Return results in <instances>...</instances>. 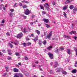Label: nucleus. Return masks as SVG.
<instances>
[{"instance_id":"4d7b16f0","label":"nucleus","mask_w":77,"mask_h":77,"mask_svg":"<svg viewBox=\"0 0 77 77\" xmlns=\"http://www.w3.org/2000/svg\"><path fill=\"white\" fill-rule=\"evenodd\" d=\"M8 54L9 55H11L12 54V53L11 52H9Z\"/></svg>"},{"instance_id":"1a4fd4ad","label":"nucleus","mask_w":77,"mask_h":77,"mask_svg":"<svg viewBox=\"0 0 77 77\" xmlns=\"http://www.w3.org/2000/svg\"><path fill=\"white\" fill-rule=\"evenodd\" d=\"M43 20L44 22L46 23H48V20L47 19H43Z\"/></svg>"},{"instance_id":"e2e57ef3","label":"nucleus","mask_w":77,"mask_h":77,"mask_svg":"<svg viewBox=\"0 0 77 77\" xmlns=\"http://www.w3.org/2000/svg\"><path fill=\"white\" fill-rule=\"evenodd\" d=\"M0 55H1V56H2L3 55V54L1 52H0Z\"/></svg>"},{"instance_id":"2eb2a0df","label":"nucleus","mask_w":77,"mask_h":77,"mask_svg":"<svg viewBox=\"0 0 77 77\" xmlns=\"http://www.w3.org/2000/svg\"><path fill=\"white\" fill-rule=\"evenodd\" d=\"M63 37L64 38H66V39H70V37H69V36H66L65 35H64Z\"/></svg>"},{"instance_id":"338daca9","label":"nucleus","mask_w":77,"mask_h":77,"mask_svg":"<svg viewBox=\"0 0 77 77\" xmlns=\"http://www.w3.org/2000/svg\"><path fill=\"white\" fill-rule=\"evenodd\" d=\"M77 37L76 36H75L74 37V39H75V40H76V39H77Z\"/></svg>"},{"instance_id":"4be33fe9","label":"nucleus","mask_w":77,"mask_h":77,"mask_svg":"<svg viewBox=\"0 0 77 77\" xmlns=\"http://www.w3.org/2000/svg\"><path fill=\"white\" fill-rule=\"evenodd\" d=\"M4 6V5L3 4H1L0 5V10H2V7Z\"/></svg>"},{"instance_id":"7c9ffc66","label":"nucleus","mask_w":77,"mask_h":77,"mask_svg":"<svg viewBox=\"0 0 77 77\" xmlns=\"http://www.w3.org/2000/svg\"><path fill=\"white\" fill-rule=\"evenodd\" d=\"M60 51H63L64 50V48H60L59 49Z\"/></svg>"},{"instance_id":"6e6552de","label":"nucleus","mask_w":77,"mask_h":77,"mask_svg":"<svg viewBox=\"0 0 77 77\" xmlns=\"http://www.w3.org/2000/svg\"><path fill=\"white\" fill-rule=\"evenodd\" d=\"M69 33L70 35H72V33L73 34H74V35H75V34H76V32L72 31L69 32Z\"/></svg>"},{"instance_id":"b1692460","label":"nucleus","mask_w":77,"mask_h":77,"mask_svg":"<svg viewBox=\"0 0 77 77\" xmlns=\"http://www.w3.org/2000/svg\"><path fill=\"white\" fill-rule=\"evenodd\" d=\"M71 1L69 0H67L66 2V3H71Z\"/></svg>"},{"instance_id":"a18cd8bd","label":"nucleus","mask_w":77,"mask_h":77,"mask_svg":"<svg viewBox=\"0 0 77 77\" xmlns=\"http://www.w3.org/2000/svg\"><path fill=\"white\" fill-rule=\"evenodd\" d=\"M10 11L11 12H14V9H11L10 10Z\"/></svg>"},{"instance_id":"c9c22d12","label":"nucleus","mask_w":77,"mask_h":77,"mask_svg":"<svg viewBox=\"0 0 77 77\" xmlns=\"http://www.w3.org/2000/svg\"><path fill=\"white\" fill-rule=\"evenodd\" d=\"M22 17H23V18L24 19H26L27 18V17L23 15H22Z\"/></svg>"},{"instance_id":"f257e3e1","label":"nucleus","mask_w":77,"mask_h":77,"mask_svg":"<svg viewBox=\"0 0 77 77\" xmlns=\"http://www.w3.org/2000/svg\"><path fill=\"white\" fill-rule=\"evenodd\" d=\"M31 13V11L28 9H26L24 11V14L26 15H29Z\"/></svg>"},{"instance_id":"8fccbe9b","label":"nucleus","mask_w":77,"mask_h":77,"mask_svg":"<svg viewBox=\"0 0 77 77\" xmlns=\"http://www.w3.org/2000/svg\"><path fill=\"white\" fill-rule=\"evenodd\" d=\"M3 9H4V10H6V8L3 6Z\"/></svg>"},{"instance_id":"9d476101","label":"nucleus","mask_w":77,"mask_h":77,"mask_svg":"<svg viewBox=\"0 0 77 77\" xmlns=\"http://www.w3.org/2000/svg\"><path fill=\"white\" fill-rule=\"evenodd\" d=\"M38 44L40 45V46H41V45H42V40H38Z\"/></svg>"},{"instance_id":"0eeeda50","label":"nucleus","mask_w":77,"mask_h":77,"mask_svg":"<svg viewBox=\"0 0 77 77\" xmlns=\"http://www.w3.org/2000/svg\"><path fill=\"white\" fill-rule=\"evenodd\" d=\"M56 70H57V71H56L57 72H60V71L61 70H62V68H57Z\"/></svg>"},{"instance_id":"0e129e2a","label":"nucleus","mask_w":77,"mask_h":77,"mask_svg":"<svg viewBox=\"0 0 77 77\" xmlns=\"http://www.w3.org/2000/svg\"><path fill=\"white\" fill-rule=\"evenodd\" d=\"M33 23L31 22L30 23V24L31 25H33Z\"/></svg>"},{"instance_id":"393cba45","label":"nucleus","mask_w":77,"mask_h":77,"mask_svg":"<svg viewBox=\"0 0 77 77\" xmlns=\"http://www.w3.org/2000/svg\"><path fill=\"white\" fill-rule=\"evenodd\" d=\"M18 74V75L19 77H23V74H22L21 73H19V74Z\"/></svg>"},{"instance_id":"39448f33","label":"nucleus","mask_w":77,"mask_h":77,"mask_svg":"<svg viewBox=\"0 0 77 77\" xmlns=\"http://www.w3.org/2000/svg\"><path fill=\"white\" fill-rule=\"evenodd\" d=\"M48 55L49 56L50 59H53V55L52 54H51V53L50 52L48 53Z\"/></svg>"},{"instance_id":"473e14b6","label":"nucleus","mask_w":77,"mask_h":77,"mask_svg":"<svg viewBox=\"0 0 77 77\" xmlns=\"http://www.w3.org/2000/svg\"><path fill=\"white\" fill-rule=\"evenodd\" d=\"M9 45L11 48H12V47H13V45H12L10 43H9Z\"/></svg>"},{"instance_id":"58836bf2","label":"nucleus","mask_w":77,"mask_h":77,"mask_svg":"<svg viewBox=\"0 0 77 77\" xmlns=\"http://www.w3.org/2000/svg\"><path fill=\"white\" fill-rule=\"evenodd\" d=\"M63 14V15L64 16V17H66V13L64 12Z\"/></svg>"},{"instance_id":"423d86ee","label":"nucleus","mask_w":77,"mask_h":77,"mask_svg":"<svg viewBox=\"0 0 77 77\" xmlns=\"http://www.w3.org/2000/svg\"><path fill=\"white\" fill-rule=\"evenodd\" d=\"M32 40L36 42V41L38 40V36L36 35L35 38V39H32Z\"/></svg>"},{"instance_id":"ea45409f","label":"nucleus","mask_w":77,"mask_h":77,"mask_svg":"<svg viewBox=\"0 0 77 77\" xmlns=\"http://www.w3.org/2000/svg\"><path fill=\"white\" fill-rule=\"evenodd\" d=\"M14 77H19V76H18V74H17L14 75Z\"/></svg>"},{"instance_id":"a19ab883","label":"nucleus","mask_w":77,"mask_h":77,"mask_svg":"<svg viewBox=\"0 0 77 77\" xmlns=\"http://www.w3.org/2000/svg\"><path fill=\"white\" fill-rule=\"evenodd\" d=\"M7 51L8 53H10V52H11V49H8L7 50Z\"/></svg>"},{"instance_id":"f3484780","label":"nucleus","mask_w":77,"mask_h":77,"mask_svg":"<svg viewBox=\"0 0 77 77\" xmlns=\"http://www.w3.org/2000/svg\"><path fill=\"white\" fill-rule=\"evenodd\" d=\"M22 32H24V33H26L27 32V30L25 28H24L22 30Z\"/></svg>"},{"instance_id":"680f3d73","label":"nucleus","mask_w":77,"mask_h":77,"mask_svg":"<svg viewBox=\"0 0 77 77\" xmlns=\"http://www.w3.org/2000/svg\"><path fill=\"white\" fill-rule=\"evenodd\" d=\"M17 5V3H15L14 4V7H16V6Z\"/></svg>"},{"instance_id":"2f4dec72","label":"nucleus","mask_w":77,"mask_h":77,"mask_svg":"<svg viewBox=\"0 0 77 77\" xmlns=\"http://www.w3.org/2000/svg\"><path fill=\"white\" fill-rule=\"evenodd\" d=\"M45 25H46V27H47V28H48L49 27H50V25H48L47 24H45Z\"/></svg>"},{"instance_id":"f03ea898","label":"nucleus","mask_w":77,"mask_h":77,"mask_svg":"<svg viewBox=\"0 0 77 77\" xmlns=\"http://www.w3.org/2000/svg\"><path fill=\"white\" fill-rule=\"evenodd\" d=\"M44 6L45 8H46L47 10L48 11L50 10V8H49L50 7V6H49V5H48V3H45V4L44 5Z\"/></svg>"},{"instance_id":"13d9d810","label":"nucleus","mask_w":77,"mask_h":77,"mask_svg":"<svg viewBox=\"0 0 77 77\" xmlns=\"http://www.w3.org/2000/svg\"><path fill=\"white\" fill-rule=\"evenodd\" d=\"M50 65H51V66L53 65V62H51V63H50Z\"/></svg>"},{"instance_id":"7ed1b4c3","label":"nucleus","mask_w":77,"mask_h":77,"mask_svg":"<svg viewBox=\"0 0 77 77\" xmlns=\"http://www.w3.org/2000/svg\"><path fill=\"white\" fill-rule=\"evenodd\" d=\"M52 35V33L51 32H50L49 33V35H47V36L46 37V39H50V38L51 37V36Z\"/></svg>"},{"instance_id":"3c124183","label":"nucleus","mask_w":77,"mask_h":77,"mask_svg":"<svg viewBox=\"0 0 77 77\" xmlns=\"http://www.w3.org/2000/svg\"><path fill=\"white\" fill-rule=\"evenodd\" d=\"M50 74H53V72L52 70H51L50 72Z\"/></svg>"},{"instance_id":"f8f14e48","label":"nucleus","mask_w":77,"mask_h":77,"mask_svg":"<svg viewBox=\"0 0 77 77\" xmlns=\"http://www.w3.org/2000/svg\"><path fill=\"white\" fill-rule=\"evenodd\" d=\"M14 71L15 72H18V69L14 68Z\"/></svg>"},{"instance_id":"e433bc0d","label":"nucleus","mask_w":77,"mask_h":77,"mask_svg":"<svg viewBox=\"0 0 77 77\" xmlns=\"http://www.w3.org/2000/svg\"><path fill=\"white\" fill-rule=\"evenodd\" d=\"M15 54H16V56H18V57L20 56V54H19V53H16Z\"/></svg>"},{"instance_id":"09e8293b","label":"nucleus","mask_w":77,"mask_h":77,"mask_svg":"<svg viewBox=\"0 0 77 77\" xmlns=\"http://www.w3.org/2000/svg\"><path fill=\"white\" fill-rule=\"evenodd\" d=\"M19 4L20 6H21L23 5V4L21 3H19Z\"/></svg>"},{"instance_id":"a211bd4d","label":"nucleus","mask_w":77,"mask_h":77,"mask_svg":"<svg viewBox=\"0 0 77 77\" xmlns=\"http://www.w3.org/2000/svg\"><path fill=\"white\" fill-rule=\"evenodd\" d=\"M62 72L63 74H65V75H66V74H67V72L64 70H62Z\"/></svg>"},{"instance_id":"de8ad7c7","label":"nucleus","mask_w":77,"mask_h":77,"mask_svg":"<svg viewBox=\"0 0 77 77\" xmlns=\"http://www.w3.org/2000/svg\"><path fill=\"white\" fill-rule=\"evenodd\" d=\"M31 17H32V18H35V15H32L31 16Z\"/></svg>"},{"instance_id":"864d4df0","label":"nucleus","mask_w":77,"mask_h":77,"mask_svg":"<svg viewBox=\"0 0 77 77\" xmlns=\"http://www.w3.org/2000/svg\"><path fill=\"white\" fill-rule=\"evenodd\" d=\"M31 36L32 37H34V34H32Z\"/></svg>"},{"instance_id":"c85d7f7f","label":"nucleus","mask_w":77,"mask_h":77,"mask_svg":"<svg viewBox=\"0 0 77 77\" xmlns=\"http://www.w3.org/2000/svg\"><path fill=\"white\" fill-rule=\"evenodd\" d=\"M77 11V8H74L73 10V12L74 13H75V12Z\"/></svg>"},{"instance_id":"37998d69","label":"nucleus","mask_w":77,"mask_h":77,"mask_svg":"<svg viewBox=\"0 0 77 77\" xmlns=\"http://www.w3.org/2000/svg\"><path fill=\"white\" fill-rule=\"evenodd\" d=\"M7 59L8 60H10V59H11V57H8Z\"/></svg>"},{"instance_id":"f704fd0d","label":"nucleus","mask_w":77,"mask_h":77,"mask_svg":"<svg viewBox=\"0 0 77 77\" xmlns=\"http://www.w3.org/2000/svg\"><path fill=\"white\" fill-rule=\"evenodd\" d=\"M23 8H27V6L26 5H24L23 6Z\"/></svg>"},{"instance_id":"412c9836","label":"nucleus","mask_w":77,"mask_h":77,"mask_svg":"<svg viewBox=\"0 0 77 77\" xmlns=\"http://www.w3.org/2000/svg\"><path fill=\"white\" fill-rule=\"evenodd\" d=\"M46 43H47V41H46V40H44V41H43L42 42V43L45 45H46Z\"/></svg>"},{"instance_id":"9b49d317","label":"nucleus","mask_w":77,"mask_h":77,"mask_svg":"<svg viewBox=\"0 0 77 77\" xmlns=\"http://www.w3.org/2000/svg\"><path fill=\"white\" fill-rule=\"evenodd\" d=\"M72 73H73L74 74H75L77 72V70L75 69H74L72 70Z\"/></svg>"},{"instance_id":"69168bd1","label":"nucleus","mask_w":77,"mask_h":77,"mask_svg":"<svg viewBox=\"0 0 77 77\" xmlns=\"http://www.w3.org/2000/svg\"><path fill=\"white\" fill-rule=\"evenodd\" d=\"M44 35L45 36V35H46V32H44Z\"/></svg>"},{"instance_id":"5fc2aeb1","label":"nucleus","mask_w":77,"mask_h":77,"mask_svg":"<svg viewBox=\"0 0 77 77\" xmlns=\"http://www.w3.org/2000/svg\"><path fill=\"white\" fill-rule=\"evenodd\" d=\"M44 51L45 53L47 52V49L44 50Z\"/></svg>"},{"instance_id":"c756f323","label":"nucleus","mask_w":77,"mask_h":77,"mask_svg":"<svg viewBox=\"0 0 77 77\" xmlns=\"http://www.w3.org/2000/svg\"><path fill=\"white\" fill-rule=\"evenodd\" d=\"M40 8L41 9H43V10H44V7L42 6L41 5H40Z\"/></svg>"},{"instance_id":"6e6d98bb","label":"nucleus","mask_w":77,"mask_h":77,"mask_svg":"<svg viewBox=\"0 0 77 77\" xmlns=\"http://www.w3.org/2000/svg\"><path fill=\"white\" fill-rule=\"evenodd\" d=\"M42 13H43V14H46V12H45L44 11H43L42 12Z\"/></svg>"},{"instance_id":"603ef678","label":"nucleus","mask_w":77,"mask_h":77,"mask_svg":"<svg viewBox=\"0 0 77 77\" xmlns=\"http://www.w3.org/2000/svg\"><path fill=\"white\" fill-rule=\"evenodd\" d=\"M2 51L3 52V53H6V51L4 50H2Z\"/></svg>"},{"instance_id":"6ab92c4d","label":"nucleus","mask_w":77,"mask_h":77,"mask_svg":"<svg viewBox=\"0 0 77 77\" xmlns=\"http://www.w3.org/2000/svg\"><path fill=\"white\" fill-rule=\"evenodd\" d=\"M67 52L69 54H71V51L69 49H67Z\"/></svg>"},{"instance_id":"49530a36","label":"nucleus","mask_w":77,"mask_h":77,"mask_svg":"<svg viewBox=\"0 0 77 77\" xmlns=\"http://www.w3.org/2000/svg\"><path fill=\"white\" fill-rule=\"evenodd\" d=\"M6 35H7V36H10V34L8 32L7 33Z\"/></svg>"},{"instance_id":"c03bdc74","label":"nucleus","mask_w":77,"mask_h":77,"mask_svg":"<svg viewBox=\"0 0 77 77\" xmlns=\"http://www.w3.org/2000/svg\"><path fill=\"white\" fill-rule=\"evenodd\" d=\"M25 59L26 60H28L29 59V58L28 57H25Z\"/></svg>"},{"instance_id":"4c0bfd02","label":"nucleus","mask_w":77,"mask_h":77,"mask_svg":"<svg viewBox=\"0 0 77 77\" xmlns=\"http://www.w3.org/2000/svg\"><path fill=\"white\" fill-rule=\"evenodd\" d=\"M5 20L3 19L2 21L1 22L2 23H3V24H5Z\"/></svg>"},{"instance_id":"5701e85b","label":"nucleus","mask_w":77,"mask_h":77,"mask_svg":"<svg viewBox=\"0 0 77 77\" xmlns=\"http://www.w3.org/2000/svg\"><path fill=\"white\" fill-rule=\"evenodd\" d=\"M74 8V6L72 5H71L69 6V8L70 9H73V8Z\"/></svg>"},{"instance_id":"4468645a","label":"nucleus","mask_w":77,"mask_h":77,"mask_svg":"<svg viewBox=\"0 0 77 77\" xmlns=\"http://www.w3.org/2000/svg\"><path fill=\"white\" fill-rule=\"evenodd\" d=\"M57 65H58V62L56 61L55 62V64L54 66V68H56V67H57Z\"/></svg>"},{"instance_id":"cd10ccee","label":"nucleus","mask_w":77,"mask_h":77,"mask_svg":"<svg viewBox=\"0 0 77 77\" xmlns=\"http://www.w3.org/2000/svg\"><path fill=\"white\" fill-rule=\"evenodd\" d=\"M5 68L6 69V71L7 72H8V71H9V70H8V69H9V67L5 66Z\"/></svg>"},{"instance_id":"a878e982","label":"nucleus","mask_w":77,"mask_h":77,"mask_svg":"<svg viewBox=\"0 0 77 77\" xmlns=\"http://www.w3.org/2000/svg\"><path fill=\"white\" fill-rule=\"evenodd\" d=\"M22 44L23 46L25 47L27 45V44L26 43H22Z\"/></svg>"},{"instance_id":"052dcab7","label":"nucleus","mask_w":77,"mask_h":77,"mask_svg":"<svg viewBox=\"0 0 77 77\" xmlns=\"http://www.w3.org/2000/svg\"><path fill=\"white\" fill-rule=\"evenodd\" d=\"M25 3H28H28H29V2H28L27 1H25Z\"/></svg>"},{"instance_id":"ddd939ff","label":"nucleus","mask_w":77,"mask_h":77,"mask_svg":"<svg viewBox=\"0 0 77 77\" xmlns=\"http://www.w3.org/2000/svg\"><path fill=\"white\" fill-rule=\"evenodd\" d=\"M53 48V46H50L49 47L47 48V49L48 50H51V48Z\"/></svg>"},{"instance_id":"dca6fc26","label":"nucleus","mask_w":77,"mask_h":77,"mask_svg":"<svg viewBox=\"0 0 77 77\" xmlns=\"http://www.w3.org/2000/svg\"><path fill=\"white\" fill-rule=\"evenodd\" d=\"M56 49L57 50L55 51V53H59V51H60L59 49H58L57 48H56Z\"/></svg>"},{"instance_id":"79ce46f5","label":"nucleus","mask_w":77,"mask_h":77,"mask_svg":"<svg viewBox=\"0 0 77 77\" xmlns=\"http://www.w3.org/2000/svg\"><path fill=\"white\" fill-rule=\"evenodd\" d=\"M31 44H32V43L30 42H28L27 44V45H31Z\"/></svg>"},{"instance_id":"bb28decb","label":"nucleus","mask_w":77,"mask_h":77,"mask_svg":"<svg viewBox=\"0 0 77 77\" xmlns=\"http://www.w3.org/2000/svg\"><path fill=\"white\" fill-rule=\"evenodd\" d=\"M13 15H14V13H10V16L11 17H12L13 16Z\"/></svg>"},{"instance_id":"774afa93","label":"nucleus","mask_w":77,"mask_h":77,"mask_svg":"<svg viewBox=\"0 0 77 77\" xmlns=\"http://www.w3.org/2000/svg\"><path fill=\"white\" fill-rule=\"evenodd\" d=\"M25 75H27V76H28V75H29V73H27L26 74H25Z\"/></svg>"},{"instance_id":"72a5a7b5","label":"nucleus","mask_w":77,"mask_h":77,"mask_svg":"<svg viewBox=\"0 0 77 77\" xmlns=\"http://www.w3.org/2000/svg\"><path fill=\"white\" fill-rule=\"evenodd\" d=\"M67 8H68L67 7L65 6L64 8H63V10H66V9H67Z\"/></svg>"},{"instance_id":"aec40b11","label":"nucleus","mask_w":77,"mask_h":77,"mask_svg":"<svg viewBox=\"0 0 77 77\" xmlns=\"http://www.w3.org/2000/svg\"><path fill=\"white\" fill-rule=\"evenodd\" d=\"M36 33L38 35L40 34V31L38 30H36L35 31Z\"/></svg>"},{"instance_id":"bf43d9fd","label":"nucleus","mask_w":77,"mask_h":77,"mask_svg":"<svg viewBox=\"0 0 77 77\" xmlns=\"http://www.w3.org/2000/svg\"><path fill=\"white\" fill-rule=\"evenodd\" d=\"M52 4L53 5H56V3H55V2H52Z\"/></svg>"},{"instance_id":"20e7f679","label":"nucleus","mask_w":77,"mask_h":77,"mask_svg":"<svg viewBox=\"0 0 77 77\" xmlns=\"http://www.w3.org/2000/svg\"><path fill=\"white\" fill-rule=\"evenodd\" d=\"M23 36V33H20L17 36V38H20Z\"/></svg>"}]
</instances>
